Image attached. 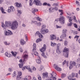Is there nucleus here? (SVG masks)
<instances>
[{"label":"nucleus","mask_w":80,"mask_h":80,"mask_svg":"<svg viewBox=\"0 0 80 80\" xmlns=\"http://www.w3.org/2000/svg\"><path fill=\"white\" fill-rule=\"evenodd\" d=\"M17 25H18V22L16 21L13 22L12 23L8 22H6L5 26L7 27H8L9 26H11V29L14 30L17 28Z\"/></svg>","instance_id":"nucleus-1"},{"label":"nucleus","mask_w":80,"mask_h":80,"mask_svg":"<svg viewBox=\"0 0 80 80\" xmlns=\"http://www.w3.org/2000/svg\"><path fill=\"white\" fill-rule=\"evenodd\" d=\"M46 27L45 25H43L42 26V28L41 30V33L42 34H43V35H45V34H46V33H48V30L47 29H45V28Z\"/></svg>","instance_id":"nucleus-2"},{"label":"nucleus","mask_w":80,"mask_h":80,"mask_svg":"<svg viewBox=\"0 0 80 80\" xmlns=\"http://www.w3.org/2000/svg\"><path fill=\"white\" fill-rule=\"evenodd\" d=\"M62 52H65V57L66 58H68V55L69 54V49L67 48H66V47H65L64 48Z\"/></svg>","instance_id":"nucleus-3"},{"label":"nucleus","mask_w":80,"mask_h":80,"mask_svg":"<svg viewBox=\"0 0 80 80\" xmlns=\"http://www.w3.org/2000/svg\"><path fill=\"white\" fill-rule=\"evenodd\" d=\"M32 47L33 49L32 50V52H34L35 55H36V56H38V52H36L37 49V45H36V44L34 43Z\"/></svg>","instance_id":"nucleus-4"},{"label":"nucleus","mask_w":80,"mask_h":80,"mask_svg":"<svg viewBox=\"0 0 80 80\" xmlns=\"http://www.w3.org/2000/svg\"><path fill=\"white\" fill-rule=\"evenodd\" d=\"M23 59L22 60V59H21L19 60V62L20 63H23L27 61L28 60V55L27 54H25L23 57Z\"/></svg>","instance_id":"nucleus-5"},{"label":"nucleus","mask_w":80,"mask_h":80,"mask_svg":"<svg viewBox=\"0 0 80 80\" xmlns=\"http://www.w3.org/2000/svg\"><path fill=\"white\" fill-rule=\"evenodd\" d=\"M59 21L61 24L63 25L65 23V18L62 16L60 17L59 18Z\"/></svg>","instance_id":"nucleus-6"},{"label":"nucleus","mask_w":80,"mask_h":80,"mask_svg":"<svg viewBox=\"0 0 80 80\" xmlns=\"http://www.w3.org/2000/svg\"><path fill=\"white\" fill-rule=\"evenodd\" d=\"M60 46H61V44L60 43L57 44L56 52L58 54H60V53H61V51H60V48H59V47H60Z\"/></svg>","instance_id":"nucleus-7"},{"label":"nucleus","mask_w":80,"mask_h":80,"mask_svg":"<svg viewBox=\"0 0 80 80\" xmlns=\"http://www.w3.org/2000/svg\"><path fill=\"white\" fill-rule=\"evenodd\" d=\"M25 69H27L28 70H29V72H31V73L32 72V70L31 68L28 67V66H25L24 67H23V68H22V70H25Z\"/></svg>","instance_id":"nucleus-8"},{"label":"nucleus","mask_w":80,"mask_h":80,"mask_svg":"<svg viewBox=\"0 0 80 80\" xmlns=\"http://www.w3.org/2000/svg\"><path fill=\"white\" fill-rule=\"evenodd\" d=\"M18 75L17 76L16 79L17 80H20L22 77L21 76L22 75V73L21 71H18Z\"/></svg>","instance_id":"nucleus-9"},{"label":"nucleus","mask_w":80,"mask_h":80,"mask_svg":"<svg viewBox=\"0 0 80 80\" xmlns=\"http://www.w3.org/2000/svg\"><path fill=\"white\" fill-rule=\"evenodd\" d=\"M5 34L6 36H10V35L13 34V32L10 30H8V32L7 31H5Z\"/></svg>","instance_id":"nucleus-10"},{"label":"nucleus","mask_w":80,"mask_h":80,"mask_svg":"<svg viewBox=\"0 0 80 80\" xmlns=\"http://www.w3.org/2000/svg\"><path fill=\"white\" fill-rule=\"evenodd\" d=\"M7 11L8 12V13H10V12H13L15 11L14 7L12 6L10 7Z\"/></svg>","instance_id":"nucleus-11"},{"label":"nucleus","mask_w":80,"mask_h":80,"mask_svg":"<svg viewBox=\"0 0 80 80\" xmlns=\"http://www.w3.org/2000/svg\"><path fill=\"white\" fill-rule=\"evenodd\" d=\"M33 2L36 3V5H38L39 6H41V5H42L41 2L39 0H34Z\"/></svg>","instance_id":"nucleus-12"},{"label":"nucleus","mask_w":80,"mask_h":80,"mask_svg":"<svg viewBox=\"0 0 80 80\" xmlns=\"http://www.w3.org/2000/svg\"><path fill=\"white\" fill-rule=\"evenodd\" d=\"M35 36H38V37L39 38H42L43 37V35H42L41 33L39 31H38L35 34Z\"/></svg>","instance_id":"nucleus-13"},{"label":"nucleus","mask_w":80,"mask_h":80,"mask_svg":"<svg viewBox=\"0 0 80 80\" xmlns=\"http://www.w3.org/2000/svg\"><path fill=\"white\" fill-rule=\"evenodd\" d=\"M46 48H47V46H46V45L44 44L43 47L40 49V51L41 52H44L45 51Z\"/></svg>","instance_id":"nucleus-14"},{"label":"nucleus","mask_w":80,"mask_h":80,"mask_svg":"<svg viewBox=\"0 0 80 80\" xmlns=\"http://www.w3.org/2000/svg\"><path fill=\"white\" fill-rule=\"evenodd\" d=\"M52 75V77H51V79H52V80H56L57 79V78L55 77H56V75H57V74L56 73H54L53 74H51Z\"/></svg>","instance_id":"nucleus-15"},{"label":"nucleus","mask_w":80,"mask_h":80,"mask_svg":"<svg viewBox=\"0 0 80 80\" xmlns=\"http://www.w3.org/2000/svg\"><path fill=\"white\" fill-rule=\"evenodd\" d=\"M54 67L56 69L57 71H61V69L60 68L58 67V65H57L55 64H54Z\"/></svg>","instance_id":"nucleus-16"},{"label":"nucleus","mask_w":80,"mask_h":80,"mask_svg":"<svg viewBox=\"0 0 80 80\" xmlns=\"http://www.w3.org/2000/svg\"><path fill=\"white\" fill-rule=\"evenodd\" d=\"M15 4L16 5V7H17V8H20L22 7V4H21V3L16 2Z\"/></svg>","instance_id":"nucleus-17"},{"label":"nucleus","mask_w":80,"mask_h":80,"mask_svg":"<svg viewBox=\"0 0 80 80\" xmlns=\"http://www.w3.org/2000/svg\"><path fill=\"white\" fill-rule=\"evenodd\" d=\"M51 39V40H53L57 38V37L55 36V35L54 34L52 35H50Z\"/></svg>","instance_id":"nucleus-18"},{"label":"nucleus","mask_w":80,"mask_h":80,"mask_svg":"<svg viewBox=\"0 0 80 80\" xmlns=\"http://www.w3.org/2000/svg\"><path fill=\"white\" fill-rule=\"evenodd\" d=\"M32 78V77L30 76H26L25 78H24V80H30Z\"/></svg>","instance_id":"nucleus-19"},{"label":"nucleus","mask_w":80,"mask_h":80,"mask_svg":"<svg viewBox=\"0 0 80 80\" xmlns=\"http://www.w3.org/2000/svg\"><path fill=\"white\" fill-rule=\"evenodd\" d=\"M74 66H76V63L75 62H70V66L72 67H73Z\"/></svg>","instance_id":"nucleus-20"},{"label":"nucleus","mask_w":80,"mask_h":80,"mask_svg":"<svg viewBox=\"0 0 80 80\" xmlns=\"http://www.w3.org/2000/svg\"><path fill=\"white\" fill-rule=\"evenodd\" d=\"M49 12L50 13H52V12H53L54 11H55V10L54 9V8H52L51 7L49 9Z\"/></svg>","instance_id":"nucleus-21"},{"label":"nucleus","mask_w":80,"mask_h":80,"mask_svg":"<svg viewBox=\"0 0 80 80\" xmlns=\"http://www.w3.org/2000/svg\"><path fill=\"white\" fill-rule=\"evenodd\" d=\"M5 55L6 57H12V55L8 53V52H6L5 53Z\"/></svg>","instance_id":"nucleus-22"},{"label":"nucleus","mask_w":80,"mask_h":80,"mask_svg":"<svg viewBox=\"0 0 80 80\" xmlns=\"http://www.w3.org/2000/svg\"><path fill=\"white\" fill-rule=\"evenodd\" d=\"M25 41H24V40L22 39L20 40V43L22 45H23L24 44H25Z\"/></svg>","instance_id":"nucleus-23"},{"label":"nucleus","mask_w":80,"mask_h":80,"mask_svg":"<svg viewBox=\"0 0 80 80\" xmlns=\"http://www.w3.org/2000/svg\"><path fill=\"white\" fill-rule=\"evenodd\" d=\"M67 36V34H64V33H62V35L61 36H60V38L62 39V38H65Z\"/></svg>","instance_id":"nucleus-24"},{"label":"nucleus","mask_w":80,"mask_h":80,"mask_svg":"<svg viewBox=\"0 0 80 80\" xmlns=\"http://www.w3.org/2000/svg\"><path fill=\"white\" fill-rule=\"evenodd\" d=\"M0 10H1V12H2V13H6V12H5L4 11L5 9H3V7H0Z\"/></svg>","instance_id":"nucleus-25"},{"label":"nucleus","mask_w":80,"mask_h":80,"mask_svg":"<svg viewBox=\"0 0 80 80\" xmlns=\"http://www.w3.org/2000/svg\"><path fill=\"white\" fill-rule=\"evenodd\" d=\"M32 10H33L32 12L33 14H35V13L36 12H37L38 11V9H37L33 8Z\"/></svg>","instance_id":"nucleus-26"},{"label":"nucleus","mask_w":80,"mask_h":80,"mask_svg":"<svg viewBox=\"0 0 80 80\" xmlns=\"http://www.w3.org/2000/svg\"><path fill=\"white\" fill-rule=\"evenodd\" d=\"M11 53H12L13 56V57H16V55H17V52H15L14 53V52H13V51H12L11 52Z\"/></svg>","instance_id":"nucleus-27"},{"label":"nucleus","mask_w":80,"mask_h":80,"mask_svg":"<svg viewBox=\"0 0 80 80\" xmlns=\"http://www.w3.org/2000/svg\"><path fill=\"white\" fill-rule=\"evenodd\" d=\"M51 45L52 47H54L55 45H56L57 44L56 43H55L54 42H51Z\"/></svg>","instance_id":"nucleus-28"},{"label":"nucleus","mask_w":80,"mask_h":80,"mask_svg":"<svg viewBox=\"0 0 80 80\" xmlns=\"http://www.w3.org/2000/svg\"><path fill=\"white\" fill-rule=\"evenodd\" d=\"M48 77V76L47 75V74L46 73H43V76H42V77Z\"/></svg>","instance_id":"nucleus-29"},{"label":"nucleus","mask_w":80,"mask_h":80,"mask_svg":"<svg viewBox=\"0 0 80 80\" xmlns=\"http://www.w3.org/2000/svg\"><path fill=\"white\" fill-rule=\"evenodd\" d=\"M41 55L42 57H44V58H47V56H46V55H45V53L44 52H42L41 54Z\"/></svg>","instance_id":"nucleus-30"},{"label":"nucleus","mask_w":80,"mask_h":80,"mask_svg":"<svg viewBox=\"0 0 80 80\" xmlns=\"http://www.w3.org/2000/svg\"><path fill=\"white\" fill-rule=\"evenodd\" d=\"M36 62L37 63H38V64H40V63H42L41 61L39 59L36 60Z\"/></svg>","instance_id":"nucleus-31"},{"label":"nucleus","mask_w":80,"mask_h":80,"mask_svg":"<svg viewBox=\"0 0 80 80\" xmlns=\"http://www.w3.org/2000/svg\"><path fill=\"white\" fill-rule=\"evenodd\" d=\"M33 0H30L29 2V4L30 6H32L33 5V2H32Z\"/></svg>","instance_id":"nucleus-32"},{"label":"nucleus","mask_w":80,"mask_h":80,"mask_svg":"<svg viewBox=\"0 0 80 80\" xmlns=\"http://www.w3.org/2000/svg\"><path fill=\"white\" fill-rule=\"evenodd\" d=\"M68 79H69V80H72V78H72V75H69V76H68Z\"/></svg>","instance_id":"nucleus-33"},{"label":"nucleus","mask_w":80,"mask_h":80,"mask_svg":"<svg viewBox=\"0 0 80 80\" xmlns=\"http://www.w3.org/2000/svg\"><path fill=\"white\" fill-rule=\"evenodd\" d=\"M18 65L20 68H23V64L22 63L21 64H19Z\"/></svg>","instance_id":"nucleus-34"},{"label":"nucleus","mask_w":80,"mask_h":80,"mask_svg":"<svg viewBox=\"0 0 80 80\" xmlns=\"http://www.w3.org/2000/svg\"><path fill=\"white\" fill-rule=\"evenodd\" d=\"M42 41V39L41 38H38L36 40V43H38V42H41Z\"/></svg>","instance_id":"nucleus-35"},{"label":"nucleus","mask_w":80,"mask_h":80,"mask_svg":"<svg viewBox=\"0 0 80 80\" xmlns=\"http://www.w3.org/2000/svg\"><path fill=\"white\" fill-rule=\"evenodd\" d=\"M31 22H32V23H34V24H35V25H37V23L38 22H37L36 21H33V20H32Z\"/></svg>","instance_id":"nucleus-36"},{"label":"nucleus","mask_w":80,"mask_h":80,"mask_svg":"<svg viewBox=\"0 0 80 80\" xmlns=\"http://www.w3.org/2000/svg\"><path fill=\"white\" fill-rule=\"evenodd\" d=\"M80 36H77V35H76L75 37H74V38H77L76 39V41H78V38H79V37Z\"/></svg>","instance_id":"nucleus-37"},{"label":"nucleus","mask_w":80,"mask_h":80,"mask_svg":"<svg viewBox=\"0 0 80 80\" xmlns=\"http://www.w3.org/2000/svg\"><path fill=\"white\" fill-rule=\"evenodd\" d=\"M66 76V74H62L61 75V78H65V77Z\"/></svg>","instance_id":"nucleus-38"},{"label":"nucleus","mask_w":80,"mask_h":80,"mask_svg":"<svg viewBox=\"0 0 80 80\" xmlns=\"http://www.w3.org/2000/svg\"><path fill=\"white\" fill-rule=\"evenodd\" d=\"M62 33L66 34L67 33V29H63L62 30Z\"/></svg>","instance_id":"nucleus-39"},{"label":"nucleus","mask_w":80,"mask_h":80,"mask_svg":"<svg viewBox=\"0 0 80 80\" xmlns=\"http://www.w3.org/2000/svg\"><path fill=\"white\" fill-rule=\"evenodd\" d=\"M73 24V22H70V23H68L67 25L68 27H71L72 25V24Z\"/></svg>","instance_id":"nucleus-40"},{"label":"nucleus","mask_w":80,"mask_h":80,"mask_svg":"<svg viewBox=\"0 0 80 80\" xmlns=\"http://www.w3.org/2000/svg\"><path fill=\"white\" fill-rule=\"evenodd\" d=\"M16 75H17V72H16V71H14L13 74H12L13 77H15Z\"/></svg>","instance_id":"nucleus-41"},{"label":"nucleus","mask_w":80,"mask_h":80,"mask_svg":"<svg viewBox=\"0 0 80 80\" xmlns=\"http://www.w3.org/2000/svg\"><path fill=\"white\" fill-rule=\"evenodd\" d=\"M37 20H38V21H40V22H41V21H42V19H41V18H40L38 17L37 18Z\"/></svg>","instance_id":"nucleus-42"},{"label":"nucleus","mask_w":80,"mask_h":80,"mask_svg":"<svg viewBox=\"0 0 80 80\" xmlns=\"http://www.w3.org/2000/svg\"><path fill=\"white\" fill-rule=\"evenodd\" d=\"M68 44V42L67 41H65L64 42V44L65 46H67Z\"/></svg>","instance_id":"nucleus-43"},{"label":"nucleus","mask_w":80,"mask_h":80,"mask_svg":"<svg viewBox=\"0 0 80 80\" xmlns=\"http://www.w3.org/2000/svg\"><path fill=\"white\" fill-rule=\"evenodd\" d=\"M73 33L74 34V35H77V34H78V32H77V31H73Z\"/></svg>","instance_id":"nucleus-44"},{"label":"nucleus","mask_w":80,"mask_h":80,"mask_svg":"<svg viewBox=\"0 0 80 80\" xmlns=\"http://www.w3.org/2000/svg\"><path fill=\"white\" fill-rule=\"evenodd\" d=\"M25 40H26V42H28V38H27L28 37H27V34H26L25 35Z\"/></svg>","instance_id":"nucleus-45"},{"label":"nucleus","mask_w":80,"mask_h":80,"mask_svg":"<svg viewBox=\"0 0 80 80\" xmlns=\"http://www.w3.org/2000/svg\"><path fill=\"white\" fill-rule=\"evenodd\" d=\"M4 44H5V45H10V43H7V42H4Z\"/></svg>","instance_id":"nucleus-46"},{"label":"nucleus","mask_w":80,"mask_h":80,"mask_svg":"<svg viewBox=\"0 0 80 80\" xmlns=\"http://www.w3.org/2000/svg\"><path fill=\"white\" fill-rule=\"evenodd\" d=\"M73 25H74V27H75L76 28H78V27L77 26V24L75 23V24H74Z\"/></svg>","instance_id":"nucleus-47"},{"label":"nucleus","mask_w":80,"mask_h":80,"mask_svg":"<svg viewBox=\"0 0 80 80\" xmlns=\"http://www.w3.org/2000/svg\"><path fill=\"white\" fill-rule=\"evenodd\" d=\"M57 28H61L62 26H58V25H56Z\"/></svg>","instance_id":"nucleus-48"},{"label":"nucleus","mask_w":80,"mask_h":80,"mask_svg":"<svg viewBox=\"0 0 80 80\" xmlns=\"http://www.w3.org/2000/svg\"><path fill=\"white\" fill-rule=\"evenodd\" d=\"M54 8V10H56V11H57V10H58V8L56 7H55L54 8Z\"/></svg>","instance_id":"nucleus-49"},{"label":"nucleus","mask_w":80,"mask_h":80,"mask_svg":"<svg viewBox=\"0 0 80 80\" xmlns=\"http://www.w3.org/2000/svg\"><path fill=\"white\" fill-rule=\"evenodd\" d=\"M80 66V64H78L76 66V68H79Z\"/></svg>","instance_id":"nucleus-50"},{"label":"nucleus","mask_w":80,"mask_h":80,"mask_svg":"<svg viewBox=\"0 0 80 80\" xmlns=\"http://www.w3.org/2000/svg\"><path fill=\"white\" fill-rule=\"evenodd\" d=\"M40 25H41V22H38L37 25V26H40Z\"/></svg>","instance_id":"nucleus-51"},{"label":"nucleus","mask_w":80,"mask_h":80,"mask_svg":"<svg viewBox=\"0 0 80 80\" xmlns=\"http://www.w3.org/2000/svg\"><path fill=\"white\" fill-rule=\"evenodd\" d=\"M66 60H64V61L62 62V65H65V63H66Z\"/></svg>","instance_id":"nucleus-52"},{"label":"nucleus","mask_w":80,"mask_h":80,"mask_svg":"<svg viewBox=\"0 0 80 80\" xmlns=\"http://www.w3.org/2000/svg\"><path fill=\"white\" fill-rule=\"evenodd\" d=\"M72 78H73L75 77V73L72 72Z\"/></svg>","instance_id":"nucleus-53"},{"label":"nucleus","mask_w":80,"mask_h":80,"mask_svg":"<svg viewBox=\"0 0 80 80\" xmlns=\"http://www.w3.org/2000/svg\"><path fill=\"white\" fill-rule=\"evenodd\" d=\"M47 2H44L43 4L42 5L47 6Z\"/></svg>","instance_id":"nucleus-54"},{"label":"nucleus","mask_w":80,"mask_h":80,"mask_svg":"<svg viewBox=\"0 0 80 80\" xmlns=\"http://www.w3.org/2000/svg\"><path fill=\"white\" fill-rule=\"evenodd\" d=\"M8 70H9V71L10 72H12L13 70L12 69V68H9L8 69Z\"/></svg>","instance_id":"nucleus-55"},{"label":"nucleus","mask_w":80,"mask_h":80,"mask_svg":"<svg viewBox=\"0 0 80 80\" xmlns=\"http://www.w3.org/2000/svg\"><path fill=\"white\" fill-rule=\"evenodd\" d=\"M53 5H55V6H58V4L57 3H54L53 4Z\"/></svg>","instance_id":"nucleus-56"},{"label":"nucleus","mask_w":80,"mask_h":80,"mask_svg":"<svg viewBox=\"0 0 80 80\" xmlns=\"http://www.w3.org/2000/svg\"><path fill=\"white\" fill-rule=\"evenodd\" d=\"M38 80H42V78H41V77L39 76L38 77Z\"/></svg>","instance_id":"nucleus-57"},{"label":"nucleus","mask_w":80,"mask_h":80,"mask_svg":"<svg viewBox=\"0 0 80 80\" xmlns=\"http://www.w3.org/2000/svg\"><path fill=\"white\" fill-rule=\"evenodd\" d=\"M19 50L20 52H23V49L22 48H20Z\"/></svg>","instance_id":"nucleus-58"},{"label":"nucleus","mask_w":80,"mask_h":80,"mask_svg":"<svg viewBox=\"0 0 80 80\" xmlns=\"http://www.w3.org/2000/svg\"><path fill=\"white\" fill-rule=\"evenodd\" d=\"M69 22H72V19H71V17L69 18Z\"/></svg>","instance_id":"nucleus-59"},{"label":"nucleus","mask_w":80,"mask_h":80,"mask_svg":"<svg viewBox=\"0 0 80 80\" xmlns=\"http://www.w3.org/2000/svg\"><path fill=\"white\" fill-rule=\"evenodd\" d=\"M32 80H37V79L35 77H33L32 78Z\"/></svg>","instance_id":"nucleus-60"},{"label":"nucleus","mask_w":80,"mask_h":80,"mask_svg":"<svg viewBox=\"0 0 80 80\" xmlns=\"http://www.w3.org/2000/svg\"><path fill=\"white\" fill-rule=\"evenodd\" d=\"M47 5L48 7H51V5L49 3H47Z\"/></svg>","instance_id":"nucleus-61"},{"label":"nucleus","mask_w":80,"mask_h":80,"mask_svg":"<svg viewBox=\"0 0 80 80\" xmlns=\"http://www.w3.org/2000/svg\"><path fill=\"white\" fill-rule=\"evenodd\" d=\"M18 13H19V14H22V12H21V11H18Z\"/></svg>","instance_id":"nucleus-62"},{"label":"nucleus","mask_w":80,"mask_h":80,"mask_svg":"<svg viewBox=\"0 0 80 80\" xmlns=\"http://www.w3.org/2000/svg\"><path fill=\"white\" fill-rule=\"evenodd\" d=\"M59 12H61V13L63 12V10H59Z\"/></svg>","instance_id":"nucleus-63"},{"label":"nucleus","mask_w":80,"mask_h":80,"mask_svg":"<svg viewBox=\"0 0 80 80\" xmlns=\"http://www.w3.org/2000/svg\"><path fill=\"white\" fill-rule=\"evenodd\" d=\"M22 26L23 27H26V25L23 23L22 24Z\"/></svg>","instance_id":"nucleus-64"}]
</instances>
